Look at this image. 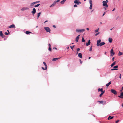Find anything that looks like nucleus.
Returning a JSON list of instances; mask_svg holds the SVG:
<instances>
[{
    "label": "nucleus",
    "instance_id": "f257e3e1",
    "mask_svg": "<svg viewBox=\"0 0 123 123\" xmlns=\"http://www.w3.org/2000/svg\"><path fill=\"white\" fill-rule=\"evenodd\" d=\"M101 40L100 39H99V40L97 41V45L98 46H102L105 44V43L104 42H102L100 43Z\"/></svg>",
    "mask_w": 123,
    "mask_h": 123
},
{
    "label": "nucleus",
    "instance_id": "f03ea898",
    "mask_svg": "<svg viewBox=\"0 0 123 123\" xmlns=\"http://www.w3.org/2000/svg\"><path fill=\"white\" fill-rule=\"evenodd\" d=\"M108 0H106L105 1H104L103 2V6H105L106 7H108V6L107 4V3L108 2Z\"/></svg>",
    "mask_w": 123,
    "mask_h": 123
},
{
    "label": "nucleus",
    "instance_id": "7ed1b4c3",
    "mask_svg": "<svg viewBox=\"0 0 123 123\" xmlns=\"http://www.w3.org/2000/svg\"><path fill=\"white\" fill-rule=\"evenodd\" d=\"M44 28L45 29V30H46L47 32H49V33H50L51 30L49 27H44Z\"/></svg>",
    "mask_w": 123,
    "mask_h": 123
},
{
    "label": "nucleus",
    "instance_id": "20e7f679",
    "mask_svg": "<svg viewBox=\"0 0 123 123\" xmlns=\"http://www.w3.org/2000/svg\"><path fill=\"white\" fill-rule=\"evenodd\" d=\"M85 31V30L84 29H77L76 30V31L77 32H82L84 31Z\"/></svg>",
    "mask_w": 123,
    "mask_h": 123
},
{
    "label": "nucleus",
    "instance_id": "39448f33",
    "mask_svg": "<svg viewBox=\"0 0 123 123\" xmlns=\"http://www.w3.org/2000/svg\"><path fill=\"white\" fill-rule=\"evenodd\" d=\"M74 3L77 5H79L81 4V2L79 0H75L74 1Z\"/></svg>",
    "mask_w": 123,
    "mask_h": 123
},
{
    "label": "nucleus",
    "instance_id": "423d86ee",
    "mask_svg": "<svg viewBox=\"0 0 123 123\" xmlns=\"http://www.w3.org/2000/svg\"><path fill=\"white\" fill-rule=\"evenodd\" d=\"M98 102L100 103V104H102L103 105H105L106 103V102L105 101H98Z\"/></svg>",
    "mask_w": 123,
    "mask_h": 123
},
{
    "label": "nucleus",
    "instance_id": "0eeeda50",
    "mask_svg": "<svg viewBox=\"0 0 123 123\" xmlns=\"http://www.w3.org/2000/svg\"><path fill=\"white\" fill-rule=\"evenodd\" d=\"M111 92L115 95H116L117 94V91L113 89H111Z\"/></svg>",
    "mask_w": 123,
    "mask_h": 123
},
{
    "label": "nucleus",
    "instance_id": "6e6552de",
    "mask_svg": "<svg viewBox=\"0 0 123 123\" xmlns=\"http://www.w3.org/2000/svg\"><path fill=\"white\" fill-rule=\"evenodd\" d=\"M110 52L111 53V56H113L114 55L115 53L114 52L113 50L112 49L111 50Z\"/></svg>",
    "mask_w": 123,
    "mask_h": 123
},
{
    "label": "nucleus",
    "instance_id": "1a4fd4ad",
    "mask_svg": "<svg viewBox=\"0 0 123 123\" xmlns=\"http://www.w3.org/2000/svg\"><path fill=\"white\" fill-rule=\"evenodd\" d=\"M0 35L1 37L3 38L5 37V36L2 33V31H0Z\"/></svg>",
    "mask_w": 123,
    "mask_h": 123
},
{
    "label": "nucleus",
    "instance_id": "9d476101",
    "mask_svg": "<svg viewBox=\"0 0 123 123\" xmlns=\"http://www.w3.org/2000/svg\"><path fill=\"white\" fill-rule=\"evenodd\" d=\"M29 8L27 7H24L22 8L21 10L22 11H24L25 10H28Z\"/></svg>",
    "mask_w": 123,
    "mask_h": 123
},
{
    "label": "nucleus",
    "instance_id": "9b49d317",
    "mask_svg": "<svg viewBox=\"0 0 123 123\" xmlns=\"http://www.w3.org/2000/svg\"><path fill=\"white\" fill-rule=\"evenodd\" d=\"M118 97L121 98H123V92L121 93L120 95Z\"/></svg>",
    "mask_w": 123,
    "mask_h": 123
},
{
    "label": "nucleus",
    "instance_id": "f8f14e48",
    "mask_svg": "<svg viewBox=\"0 0 123 123\" xmlns=\"http://www.w3.org/2000/svg\"><path fill=\"white\" fill-rule=\"evenodd\" d=\"M36 12V9L35 8H34L33 9L32 11L31 12V13L33 14H34Z\"/></svg>",
    "mask_w": 123,
    "mask_h": 123
},
{
    "label": "nucleus",
    "instance_id": "ddd939ff",
    "mask_svg": "<svg viewBox=\"0 0 123 123\" xmlns=\"http://www.w3.org/2000/svg\"><path fill=\"white\" fill-rule=\"evenodd\" d=\"M80 35H78L76 37V39H75V40L77 42L78 41L79 39V36Z\"/></svg>",
    "mask_w": 123,
    "mask_h": 123
},
{
    "label": "nucleus",
    "instance_id": "4468645a",
    "mask_svg": "<svg viewBox=\"0 0 123 123\" xmlns=\"http://www.w3.org/2000/svg\"><path fill=\"white\" fill-rule=\"evenodd\" d=\"M9 27L10 28H14L15 27V26L13 24L10 26Z\"/></svg>",
    "mask_w": 123,
    "mask_h": 123
},
{
    "label": "nucleus",
    "instance_id": "2eb2a0df",
    "mask_svg": "<svg viewBox=\"0 0 123 123\" xmlns=\"http://www.w3.org/2000/svg\"><path fill=\"white\" fill-rule=\"evenodd\" d=\"M90 40H88V43H86V46H88L89 45H90Z\"/></svg>",
    "mask_w": 123,
    "mask_h": 123
},
{
    "label": "nucleus",
    "instance_id": "dca6fc26",
    "mask_svg": "<svg viewBox=\"0 0 123 123\" xmlns=\"http://www.w3.org/2000/svg\"><path fill=\"white\" fill-rule=\"evenodd\" d=\"M82 54L81 53H79L78 54V56L80 58H82Z\"/></svg>",
    "mask_w": 123,
    "mask_h": 123
},
{
    "label": "nucleus",
    "instance_id": "f3484780",
    "mask_svg": "<svg viewBox=\"0 0 123 123\" xmlns=\"http://www.w3.org/2000/svg\"><path fill=\"white\" fill-rule=\"evenodd\" d=\"M56 1H55V2L53 3L50 6V7L53 6L56 4Z\"/></svg>",
    "mask_w": 123,
    "mask_h": 123
},
{
    "label": "nucleus",
    "instance_id": "a211bd4d",
    "mask_svg": "<svg viewBox=\"0 0 123 123\" xmlns=\"http://www.w3.org/2000/svg\"><path fill=\"white\" fill-rule=\"evenodd\" d=\"M98 92H100V91L101 92H102L103 91H103V88H98Z\"/></svg>",
    "mask_w": 123,
    "mask_h": 123
},
{
    "label": "nucleus",
    "instance_id": "6ab92c4d",
    "mask_svg": "<svg viewBox=\"0 0 123 123\" xmlns=\"http://www.w3.org/2000/svg\"><path fill=\"white\" fill-rule=\"evenodd\" d=\"M109 42L110 43H111L112 41V39L111 38H109Z\"/></svg>",
    "mask_w": 123,
    "mask_h": 123
},
{
    "label": "nucleus",
    "instance_id": "aec40b11",
    "mask_svg": "<svg viewBox=\"0 0 123 123\" xmlns=\"http://www.w3.org/2000/svg\"><path fill=\"white\" fill-rule=\"evenodd\" d=\"M43 64L44 65V66H45V68L46 69H47V66L46 64V63L45 62H43Z\"/></svg>",
    "mask_w": 123,
    "mask_h": 123
},
{
    "label": "nucleus",
    "instance_id": "412c9836",
    "mask_svg": "<svg viewBox=\"0 0 123 123\" xmlns=\"http://www.w3.org/2000/svg\"><path fill=\"white\" fill-rule=\"evenodd\" d=\"M105 91H103L102 92H101V93L99 95L100 97H101L102 95L105 93Z\"/></svg>",
    "mask_w": 123,
    "mask_h": 123
},
{
    "label": "nucleus",
    "instance_id": "4be33fe9",
    "mask_svg": "<svg viewBox=\"0 0 123 123\" xmlns=\"http://www.w3.org/2000/svg\"><path fill=\"white\" fill-rule=\"evenodd\" d=\"M111 83V81H110L106 85V86H109Z\"/></svg>",
    "mask_w": 123,
    "mask_h": 123
},
{
    "label": "nucleus",
    "instance_id": "5701e85b",
    "mask_svg": "<svg viewBox=\"0 0 123 123\" xmlns=\"http://www.w3.org/2000/svg\"><path fill=\"white\" fill-rule=\"evenodd\" d=\"M113 118V117H111V116H109L108 118V120L111 119H112Z\"/></svg>",
    "mask_w": 123,
    "mask_h": 123
},
{
    "label": "nucleus",
    "instance_id": "b1692460",
    "mask_svg": "<svg viewBox=\"0 0 123 123\" xmlns=\"http://www.w3.org/2000/svg\"><path fill=\"white\" fill-rule=\"evenodd\" d=\"M59 59V58H54L52 59V61H55Z\"/></svg>",
    "mask_w": 123,
    "mask_h": 123
},
{
    "label": "nucleus",
    "instance_id": "393cba45",
    "mask_svg": "<svg viewBox=\"0 0 123 123\" xmlns=\"http://www.w3.org/2000/svg\"><path fill=\"white\" fill-rule=\"evenodd\" d=\"M34 4H35L34 2L31 3L30 4V6L31 7H33Z\"/></svg>",
    "mask_w": 123,
    "mask_h": 123
},
{
    "label": "nucleus",
    "instance_id": "a878e982",
    "mask_svg": "<svg viewBox=\"0 0 123 123\" xmlns=\"http://www.w3.org/2000/svg\"><path fill=\"white\" fill-rule=\"evenodd\" d=\"M116 62H114L111 65V67H113L114 65L115 64V63Z\"/></svg>",
    "mask_w": 123,
    "mask_h": 123
},
{
    "label": "nucleus",
    "instance_id": "bb28decb",
    "mask_svg": "<svg viewBox=\"0 0 123 123\" xmlns=\"http://www.w3.org/2000/svg\"><path fill=\"white\" fill-rule=\"evenodd\" d=\"M41 14V12H40L38 13L37 14V18H38L40 16V15Z\"/></svg>",
    "mask_w": 123,
    "mask_h": 123
},
{
    "label": "nucleus",
    "instance_id": "cd10ccee",
    "mask_svg": "<svg viewBox=\"0 0 123 123\" xmlns=\"http://www.w3.org/2000/svg\"><path fill=\"white\" fill-rule=\"evenodd\" d=\"M66 0H63L61 2V3L62 4H63Z\"/></svg>",
    "mask_w": 123,
    "mask_h": 123
},
{
    "label": "nucleus",
    "instance_id": "c85d7f7f",
    "mask_svg": "<svg viewBox=\"0 0 123 123\" xmlns=\"http://www.w3.org/2000/svg\"><path fill=\"white\" fill-rule=\"evenodd\" d=\"M31 33V32H29V31H26L25 32V33L26 34H28L29 33Z\"/></svg>",
    "mask_w": 123,
    "mask_h": 123
},
{
    "label": "nucleus",
    "instance_id": "c756f323",
    "mask_svg": "<svg viewBox=\"0 0 123 123\" xmlns=\"http://www.w3.org/2000/svg\"><path fill=\"white\" fill-rule=\"evenodd\" d=\"M89 3L90 5H92V1L91 0H90Z\"/></svg>",
    "mask_w": 123,
    "mask_h": 123
},
{
    "label": "nucleus",
    "instance_id": "7c9ffc66",
    "mask_svg": "<svg viewBox=\"0 0 123 123\" xmlns=\"http://www.w3.org/2000/svg\"><path fill=\"white\" fill-rule=\"evenodd\" d=\"M82 42H84L85 41V40L83 37L82 39Z\"/></svg>",
    "mask_w": 123,
    "mask_h": 123
},
{
    "label": "nucleus",
    "instance_id": "2f4dec72",
    "mask_svg": "<svg viewBox=\"0 0 123 123\" xmlns=\"http://www.w3.org/2000/svg\"><path fill=\"white\" fill-rule=\"evenodd\" d=\"M123 53L122 52H119V53L118 54V55H122Z\"/></svg>",
    "mask_w": 123,
    "mask_h": 123
},
{
    "label": "nucleus",
    "instance_id": "473e14b6",
    "mask_svg": "<svg viewBox=\"0 0 123 123\" xmlns=\"http://www.w3.org/2000/svg\"><path fill=\"white\" fill-rule=\"evenodd\" d=\"M48 50L50 51H51V47H49Z\"/></svg>",
    "mask_w": 123,
    "mask_h": 123
},
{
    "label": "nucleus",
    "instance_id": "72a5a7b5",
    "mask_svg": "<svg viewBox=\"0 0 123 123\" xmlns=\"http://www.w3.org/2000/svg\"><path fill=\"white\" fill-rule=\"evenodd\" d=\"M118 70V69L113 68V69H111V70L113 71V70Z\"/></svg>",
    "mask_w": 123,
    "mask_h": 123
},
{
    "label": "nucleus",
    "instance_id": "f704fd0d",
    "mask_svg": "<svg viewBox=\"0 0 123 123\" xmlns=\"http://www.w3.org/2000/svg\"><path fill=\"white\" fill-rule=\"evenodd\" d=\"M74 45L73 46H71L70 47L71 49H73V48H74Z\"/></svg>",
    "mask_w": 123,
    "mask_h": 123
},
{
    "label": "nucleus",
    "instance_id": "c9c22d12",
    "mask_svg": "<svg viewBox=\"0 0 123 123\" xmlns=\"http://www.w3.org/2000/svg\"><path fill=\"white\" fill-rule=\"evenodd\" d=\"M92 5H90V7H89V9H92Z\"/></svg>",
    "mask_w": 123,
    "mask_h": 123
},
{
    "label": "nucleus",
    "instance_id": "e433bc0d",
    "mask_svg": "<svg viewBox=\"0 0 123 123\" xmlns=\"http://www.w3.org/2000/svg\"><path fill=\"white\" fill-rule=\"evenodd\" d=\"M40 5V4H37V5H36L35 6H34V7H38V6H39Z\"/></svg>",
    "mask_w": 123,
    "mask_h": 123
},
{
    "label": "nucleus",
    "instance_id": "4c0bfd02",
    "mask_svg": "<svg viewBox=\"0 0 123 123\" xmlns=\"http://www.w3.org/2000/svg\"><path fill=\"white\" fill-rule=\"evenodd\" d=\"M42 69H43V70H47V69H46L45 68H45H44L43 67H42Z\"/></svg>",
    "mask_w": 123,
    "mask_h": 123
},
{
    "label": "nucleus",
    "instance_id": "58836bf2",
    "mask_svg": "<svg viewBox=\"0 0 123 123\" xmlns=\"http://www.w3.org/2000/svg\"><path fill=\"white\" fill-rule=\"evenodd\" d=\"M92 46H91L90 48L89 51H92Z\"/></svg>",
    "mask_w": 123,
    "mask_h": 123
},
{
    "label": "nucleus",
    "instance_id": "ea45409f",
    "mask_svg": "<svg viewBox=\"0 0 123 123\" xmlns=\"http://www.w3.org/2000/svg\"><path fill=\"white\" fill-rule=\"evenodd\" d=\"M95 31L96 32H98V29L96 30H95Z\"/></svg>",
    "mask_w": 123,
    "mask_h": 123
},
{
    "label": "nucleus",
    "instance_id": "a19ab883",
    "mask_svg": "<svg viewBox=\"0 0 123 123\" xmlns=\"http://www.w3.org/2000/svg\"><path fill=\"white\" fill-rule=\"evenodd\" d=\"M118 66L117 65V66H114L113 67V68H118Z\"/></svg>",
    "mask_w": 123,
    "mask_h": 123
},
{
    "label": "nucleus",
    "instance_id": "79ce46f5",
    "mask_svg": "<svg viewBox=\"0 0 123 123\" xmlns=\"http://www.w3.org/2000/svg\"><path fill=\"white\" fill-rule=\"evenodd\" d=\"M9 33H7L6 32H5L4 34L5 35H8V34H9Z\"/></svg>",
    "mask_w": 123,
    "mask_h": 123
},
{
    "label": "nucleus",
    "instance_id": "37998d69",
    "mask_svg": "<svg viewBox=\"0 0 123 123\" xmlns=\"http://www.w3.org/2000/svg\"><path fill=\"white\" fill-rule=\"evenodd\" d=\"M39 2V1H36V2H34V3L35 4H36V3H38Z\"/></svg>",
    "mask_w": 123,
    "mask_h": 123
},
{
    "label": "nucleus",
    "instance_id": "c03bdc74",
    "mask_svg": "<svg viewBox=\"0 0 123 123\" xmlns=\"http://www.w3.org/2000/svg\"><path fill=\"white\" fill-rule=\"evenodd\" d=\"M80 50V49L79 48H78L77 49V51H78Z\"/></svg>",
    "mask_w": 123,
    "mask_h": 123
},
{
    "label": "nucleus",
    "instance_id": "a18cd8bd",
    "mask_svg": "<svg viewBox=\"0 0 123 123\" xmlns=\"http://www.w3.org/2000/svg\"><path fill=\"white\" fill-rule=\"evenodd\" d=\"M80 63L81 64H82V61H81V60L80 59Z\"/></svg>",
    "mask_w": 123,
    "mask_h": 123
},
{
    "label": "nucleus",
    "instance_id": "49530a36",
    "mask_svg": "<svg viewBox=\"0 0 123 123\" xmlns=\"http://www.w3.org/2000/svg\"><path fill=\"white\" fill-rule=\"evenodd\" d=\"M77 6L76 5H75L74 6V7H77Z\"/></svg>",
    "mask_w": 123,
    "mask_h": 123
},
{
    "label": "nucleus",
    "instance_id": "de8ad7c7",
    "mask_svg": "<svg viewBox=\"0 0 123 123\" xmlns=\"http://www.w3.org/2000/svg\"><path fill=\"white\" fill-rule=\"evenodd\" d=\"M99 33V32H98V33H97L95 35L96 36H97V35H98Z\"/></svg>",
    "mask_w": 123,
    "mask_h": 123
},
{
    "label": "nucleus",
    "instance_id": "09e8293b",
    "mask_svg": "<svg viewBox=\"0 0 123 123\" xmlns=\"http://www.w3.org/2000/svg\"><path fill=\"white\" fill-rule=\"evenodd\" d=\"M49 47H51V45L49 43Z\"/></svg>",
    "mask_w": 123,
    "mask_h": 123
},
{
    "label": "nucleus",
    "instance_id": "8fccbe9b",
    "mask_svg": "<svg viewBox=\"0 0 123 123\" xmlns=\"http://www.w3.org/2000/svg\"><path fill=\"white\" fill-rule=\"evenodd\" d=\"M119 121V120H117V121H116V123H118Z\"/></svg>",
    "mask_w": 123,
    "mask_h": 123
},
{
    "label": "nucleus",
    "instance_id": "3c124183",
    "mask_svg": "<svg viewBox=\"0 0 123 123\" xmlns=\"http://www.w3.org/2000/svg\"><path fill=\"white\" fill-rule=\"evenodd\" d=\"M115 58L114 57H113L112 58V60L113 61L114 60Z\"/></svg>",
    "mask_w": 123,
    "mask_h": 123
},
{
    "label": "nucleus",
    "instance_id": "603ef678",
    "mask_svg": "<svg viewBox=\"0 0 123 123\" xmlns=\"http://www.w3.org/2000/svg\"><path fill=\"white\" fill-rule=\"evenodd\" d=\"M106 12H105L104 13H103V16H104L105 14L106 13Z\"/></svg>",
    "mask_w": 123,
    "mask_h": 123
},
{
    "label": "nucleus",
    "instance_id": "864d4df0",
    "mask_svg": "<svg viewBox=\"0 0 123 123\" xmlns=\"http://www.w3.org/2000/svg\"><path fill=\"white\" fill-rule=\"evenodd\" d=\"M60 1V0H57V1H56V3L57 2H59Z\"/></svg>",
    "mask_w": 123,
    "mask_h": 123
},
{
    "label": "nucleus",
    "instance_id": "5fc2aeb1",
    "mask_svg": "<svg viewBox=\"0 0 123 123\" xmlns=\"http://www.w3.org/2000/svg\"><path fill=\"white\" fill-rule=\"evenodd\" d=\"M120 76H119V78L121 79V74H120Z\"/></svg>",
    "mask_w": 123,
    "mask_h": 123
},
{
    "label": "nucleus",
    "instance_id": "6e6d98bb",
    "mask_svg": "<svg viewBox=\"0 0 123 123\" xmlns=\"http://www.w3.org/2000/svg\"><path fill=\"white\" fill-rule=\"evenodd\" d=\"M53 26L55 28H56V26L55 25H53Z\"/></svg>",
    "mask_w": 123,
    "mask_h": 123
},
{
    "label": "nucleus",
    "instance_id": "4d7b16f0",
    "mask_svg": "<svg viewBox=\"0 0 123 123\" xmlns=\"http://www.w3.org/2000/svg\"><path fill=\"white\" fill-rule=\"evenodd\" d=\"M86 29V30L87 31H89V29L88 28H87Z\"/></svg>",
    "mask_w": 123,
    "mask_h": 123
},
{
    "label": "nucleus",
    "instance_id": "13d9d810",
    "mask_svg": "<svg viewBox=\"0 0 123 123\" xmlns=\"http://www.w3.org/2000/svg\"><path fill=\"white\" fill-rule=\"evenodd\" d=\"M53 49H57V48H55V47H54L53 48Z\"/></svg>",
    "mask_w": 123,
    "mask_h": 123
},
{
    "label": "nucleus",
    "instance_id": "bf43d9fd",
    "mask_svg": "<svg viewBox=\"0 0 123 123\" xmlns=\"http://www.w3.org/2000/svg\"><path fill=\"white\" fill-rule=\"evenodd\" d=\"M115 10V8H114V9H113L112 10V11H114Z\"/></svg>",
    "mask_w": 123,
    "mask_h": 123
},
{
    "label": "nucleus",
    "instance_id": "052dcab7",
    "mask_svg": "<svg viewBox=\"0 0 123 123\" xmlns=\"http://www.w3.org/2000/svg\"><path fill=\"white\" fill-rule=\"evenodd\" d=\"M48 21H47V20H46V21H45V22H44V23H45L46 22H48Z\"/></svg>",
    "mask_w": 123,
    "mask_h": 123
},
{
    "label": "nucleus",
    "instance_id": "680f3d73",
    "mask_svg": "<svg viewBox=\"0 0 123 123\" xmlns=\"http://www.w3.org/2000/svg\"><path fill=\"white\" fill-rule=\"evenodd\" d=\"M7 31H8V33H10V32L9 31V30H7Z\"/></svg>",
    "mask_w": 123,
    "mask_h": 123
},
{
    "label": "nucleus",
    "instance_id": "e2e57ef3",
    "mask_svg": "<svg viewBox=\"0 0 123 123\" xmlns=\"http://www.w3.org/2000/svg\"><path fill=\"white\" fill-rule=\"evenodd\" d=\"M91 58V57H88V59H90Z\"/></svg>",
    "mask_w": 123,
    "mask_h": 123
},
{
    "label": "nucleus",
    "instance_id": "0e129e2a",
    "mask_svg": "<svg viewBox=\"0 0 123 123\" xmlns=\"http://www.w3.org/2000/svg\"><path fill=\"white\" fill-rule=\"evenodd\" d=\"M122 90H123V86L122 87Z\"/></svg>",
    "mask_w": 123,
    "mask_h": 123
},
{
    "label": "nucleus",
    "instance_id": "69168bd1",
    "mask_svg": "<svg viewBox=\"0 0 123 123\" xmlns=\"http://www.w3.org/2000/svg\"><path fill=\"white\" fill-rule=\"evenodd\" d=\"M69 48V47H67V49H68Z\"/></svg>",
    "mask_w": 123,
    "mask_h": 123
},
{
    "label": "nucleus",
    "instance_id": "338daca9",
    "mask_svg": "<svg viewBox=\"0 0 123 123\" xmlns=\"http://www.w3.org/2000/svg\"><path fill=\"white\" fill-rule=\"evenodd\" d=\"M122 106L123 107V103L122 104Z\"/></svg>",
    "mask_w": 123,
    "mask_h": 123
},
{
    "label": "nucleus",
    "instance_id": "774afa93",
    "mask_svg": "<svg viewBox=\"0 0 123 123\" xmlns=\"http://www.w3.org/2000/svg\"><path fill=\"white\" fill-rule=\"evenodd\" d=\"M104 8L105 9V10L106 9V8Z\"/></svg>",
    "mask_w": 123,
    "mask_h": 123
}]
</instances>
